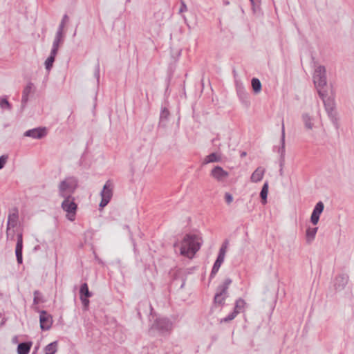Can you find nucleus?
Masks as SVG:
<instances>
[{
  "instance_id": "1",
  "label": "nucleus",
  "mask_w": 354,
  "mask_h": 354,
  "mask_svg": "<svg viewBox=\"0 0 354 354\" xmlns=\"http://www.w3.org/2000/svg\"><path fill=\"white\" fill-rule=\"evenodd\" d=\"M201 238L195 234H186L181 243L180 253L181 255L192 259L200 249Z\"/></svg>"
},
{
  "instance_id": "2",
  "label": "nucleus",
  "mask_w": 354,
  "mask_h": 354,
  "mask_svg": "<svg viewBox=\"0 0 354 354\" xmlns=\"http://www.w3.org/2000/svg\"><path fill=\"white\" fill-rule=\"evenodd\" d=\"M77 187V178L75 176H67L57 185L58 196L61 198L74 197L73 195Z\"/></svg>"
},
{
  "instance_id": "3",
  "label": "nucleus",
  "mask_w": 354,
  "mask_h": 354,
  "mask_svg": "<svg viewBox=\"0 0 354 354\" xmlns=\"http://www.w3.org/2000/svg\"><path fill=\"white\" fill-rule=\"evenodd\" d=\"M302 121L307 131H313L319 127L321 116L319 112H306L302 115Z\"/></svg>"
},
{
  "instance_id": "4",
  "label": "nucleus",
  "mask_w": 354,
  "mask_h": 354,
  "mask_svg": "<svg viewBox=\"0 0 354 354\" xmlns=\"http://www.w3.org/2000/svg\"><path fill=\"white\" fill-rule=\"evenodd\" d=\"M313 82L319 93L320 90H326V71L324 66H317L313 74Z\"/></svg>"
},
{
  "instance_id": "5",
  "label": "nucleus",
  "mask_w": 354,
  "mask_h": 354,
  "mask_svg": "<svg viewBox=\"0 0 354 354\" xmlns=\"http://www.w3.org/2000/svg\"><path fill=\"white\" fill-rule=\"evenodd\" d=\"M63 201L61 203L62 209L66 213V218L73 221L75 219V215L77 209V205L75 202V197L62 198Z\"/></svg>"
},
{
  "instance_id": "6",
  "label": "nucleus",
  "mask_w": 354,
  "mask_h": 354,
  "mask_svg": "<svg viewBox=\"0 0 354 354\" xmlns=\"http://www.w3.org/2000/svg\"><path fill=\"white\" fill-rule=\"evenodd\" d=\"M231 283L232 280L227 278L224 281L223 284L218 286L214 299L215 305L223 306L224 304L225 299L227 297V289Z\"/></svg>"
},
{
  "instance_id": "7",
  "label": "nucleus",
  "mask_w": 354,
  "mask_h": 354,
  "mask_svg": "<svg viewBox=\"0 0 354 354\" xmlns=\"http://www.w3.org/2000/svg\"><path fill=\"white\" fill-rule=\"evenodd\" d=\"M113 183L110 180H107L104 184L102 190L100 192V196L102 198L100 203V207H104L111 201L113 196Z\"/></svg>"
},
{
  "instance_id": "8",
  "label": "nucleus",
  "mask_w": 354,
  "mask_h": 354,
  "mask_svg": "<svg viewBox=\"0 0 354 354\" xmlns=\"http://www.w3.org/2000/svg\"><path fill=\"white\" fill-rule=\"evenodd\" d=\"M172 324L167 318H158L151 326V329H155L164 333L171 330Z\"/></svg>"
},
{
  "instance_id": "9",
  "label": "nucleus",
  "mask_w": 354,
  "mask_h": 354,
  "mask_svg": "<svg viewBox=\"0 0 354 354\" xmlns=\"http://www.w3.org/2000/svg\"><path fill=\"white\" fill-rule=\"evenodd\" d=\"M318 94L323 101L326 111H334L335 108L334 97L328 95L326 90H320Z\"/></svg>"
},
{
  "instance_id": "10",
  "label": "nucleus",
  "mask_w": 354,
  "mask_h": 354,
  "mask_svg": "<svg viewBox=\"0 0 354 354\" xmlns=\"http://www.w3.org/2000/svg\"><path fill=\"white\" fill-rule=\"evenodd\" d=\"M179 115L176 113L172 115L170 112H161L160 116V124L163 127H167L169 124H174L175 122L177 123L179 120Z\"/></svg>"
},
{
  "instance_id": "11",
  "label": "nucleus",
  "mask_w": 354,
  "mask_h": 354,
  "mask_svg": "<svg viewBox=\"0 0 354 354\" xmlns=\"http://www.w3.org/2000/svg\"><path fill=\"white\" fill-rule=\"evenodd\" d=\"M40 327L43 330H48L51 328L53 317L45 310H41L39 315Z\"/></svg>"
},
{
  "instance_id": "12",
  "label": "nucleus",
  "mask_w": 354,
  "mask_h": 354,
  "mask_svg": "<svg viewBox=\"0 0 354 354\" xmlns=\"http://www.w3.org/2000/svg\"><path fill=\"white\" fill-rule=\"evenodd\" d=\"M211 176L218 182H223L229 176V173L221 167L216 166L211 171Z\"/></svg>"
},
{
  "instance_id": "13",
  "label": "nucleus",
  "mask_w": 354,
  "mask_h": 354,
  "mask_svg": "<svg viewBox=\"0 0 354 354\" xmlns=\"http://www.w3.org/2000/svg\"><path fill=\"white\" fill-rule=\"evenodd\" d=\"M46 135V131L45 128H35L26 131L24 133V136L27 137H31L35 139H41Z\"/></svg>"
},
{
  "instance_id": "14",
  "label": "nucleus",
  "mask_w": 354,
  "mask_h": 354,
  "mask_svg": "<svg viewBox=\"0 0 354 354\" xmlns=\"http://www.w3.org/2000/svg\"><path fill=\"white\" fill-rule=\"evenodd\" d=\"M324 208V205L322 201L316 204L310 217V221L313 225H316L319 222V216L322 213Z\"/></svg>"
},
{
  "instance_id": "15",
  "label": "nucleus",
  "mask_w": 354,
  "mask_h": 354,
  "mask_svg": "<svg viewBox=\"0 0 354 354\" xmlns=\"http://www.w3.org/2000/svg\"><path fill=\"white\" fill-rule=\"evenodd\" d=\"M17 245L15 248V254L18 263H22V249H23V234L21 232L17 234Z\"/></svg>"
},
{
  "instance_id": "16",
  "label": "nucleus",
  "mask_w": 354,
  "mask_h": 354,
  "mask_svg": "<svg viewBox=\"0 0 354 354\" xmlns=\"http://www.w3.org/2000/svg\"><path fill=\"white\" fill-rule=\"evenodd\" d=\"M285 127L283 121L282 122L281 127V147L278 149V153L280 155V165H282L284 162L285 154H286V149H285Z\"/></svg>"
},
{
  "instance_id": "17",
  "label": "nucleus",
  "mask_w": 354,
  "mask_h": 354,
  "mask_svg": "<svg viewBox=\"0 0 354 354\" xmlns=\"http://www.w3.org/2000/svg\"><path fill=\"white\" fill-rule=\"evenodd\" d=\"M19 215L18 210L17 209H13L10 211L8 222H7V227L14 229L18 225Z\"/></svg>"
},
{
  "instance_id": "18",
  "label": "nucleus",
  "mask_w": 354,
  "mask_h": 354,
  "mask_svg": "<svg viewBox=\"0 0 354 354\" xmlns=\"http://www.w3.org/2000/svg\"><path fill=\"white\" fill-rule=\"evenodd\" d=\"M35 88L32 82H28L24 87L22 92L21 105L26 104L28 100L29 95L34 93Z\"/></svg>"
},
{
  "instance_id": "19",
  "label": "nucleus",
  "mask_w": 354,
  "mask_h": 354,
  "mask_svg": "<svg viewBox=\"0 0 354 354\" xmlns=\"http://www.w3.org/2000/svg\"><path fill=\"white\" fill-rule=\"evenodd\" d=\"M348 283V277L346 274H340L335 279L334 287L336 290L344 289Z\"/></svg>"
},
{
  "instance_id": "20",
  "label": "nucleus",
  "mask_w": 354,
  "mask_h": 354,
  "mask_svg": "<svg viewBox=\"0 0 354 354\" xmlns=\"http://www.w3.org/2000/svg\"><path fill=\"white\" fill-rule=\"evenodd\" d=\"M64 33H61L60 32H57L51 51H53V54H57L58 52V48L59 44L63 41Z\"/></svg>"
},
{
  "instance_id": "21",
  "label": "nucleus",
  "mask_w": 354,
  "mask_h": 354,
  "mask_svg": "<svg viewBox=\"0 0 354 354\" xmlns=\"http://www.w3.org/2000/svg\"><path fill=\"white\" fill-rule=\"evenodd\" d=\"M265 169L261 167L256 169L251 176V181L254 183L259 182L263 177Z\"/></svg>"
},
{
  "instance_id": "22",
  "label": "nucleus",
  "mask_w": 354,
  "mask_h": 354,
  "mask_svg": "<svg viewBox=\"0 0 354 354\" xmlns=\"http://www.w3.org/2000/svg\"><path fill=\"white\" fill-rule=\"evenodd\" d=\"M221 160V156L217 153H212L207 156L204 159V164H208L211 162H218Z\"/></svg>"
},
{
  "instance_id": "23",
  "label": "nucleus",
  "mask_w": 354,
  "mask_h": 354,
  "mask_svg": "<svg viewBox=\"0 0 354 354\" xmlns=\"http://www.w3.org/2000/svg\"><path fill=\"white\" fill-rule=\"evenodd\" d=\"M31 347V343L23 342L19 344L17 346L18 354H28Z\"/></svg>"
},
{
  "instance_id": "24",
  "label": "nucleus",
  "mask_w": 354,
  "mask_h": 354,
  "mask_svg": "<svg viewBox=\"0 0 354 354\" xmlns=\"http://www.w3.org/2000/svg\"><path fill=\"white\" fill-rule=\"evenodd\" d=\"M317 232V227H309L306 230V241L308 243H310L315 237Z\"/></svg>"
},
{
  "instance_id": "25",
  "label": "nucleus",
  "mask_w": 354,
  "mask_h": 354,
  "mask_svg": "<svg viewBox=\"0 0 354 354\" xmlns=\"http://www.w3.org/2000/svg\"><path fill=\"white\" fill-rule=\"evenodd\" d=\"M246 305V303L245 301L241 299V298H239V299H237L236 301V303H235V307H234V311L239 314L241 312H242L245 308Z\"/></svg>"
},
{
  "instance_id": "26",
  "label": "nucleus",
  "mask_w": 354,
  "mask_h": 354,
  "mask_svg": "<svg viewBox=\"0 0 354 354\" xmlns=\"http://www.w3.org/2000/svg\"><path fill=\"white\" fill-rule=\"evenodd\" d=\"M57 342H53L45 347V354H55L57 351Z\"/></svg>"
},
{
  "instance_id": "27",
  "label": "nucleus",
  "mask_w": 354,
  "mask_h": 354,
  "mask_svg": "<svg viewBox=\"0 0 354 354\" xmlns=\"http://www.w3.org/2000/svg\"><path fill=\"white\" fill-rule=\"evenodd\" d=\"M252 87L254 93H258L261 90V83L257 78H252L251 81Z\"/></svg>"
},
{
  "instance_id": "28",
  "label": "nucleus",
  "mask_w": 354,
  "mask_h": 354,
  "mask_svg": "<svg viewBox=\"0 0 354 354\" xmlns=\"http://www.w3.org/2000/svg\"><path fill=\"white\" fill-rule=\"evenodd\" d=\"M268 192V182L265 183L261 189L260 196L262 199V203L265 204L267 202V196Z\"/></svg>"
},
{
  "instance_id": "29",
  "label": "nucleus",
  "mask_w": 354,
  "mask_h": 354,
  "mask_svg": "<svg viewBox=\"0 0 354 354\" xmlns=\"http://www.w3.org/2000/svg\"><path fill=\"white\" fill-rule=\"evenodd\" d=\"M57 54H53V51L50 52V56L46 59L45 62V67L47 71H50L53 66L55 58Z\"/></svg>"
},
{
  "instance_id": "30",
  "label": "nucleus",
  "mask_w": 354,
  "mask_h": 354,
  "mask_svg": "<svg viewBox=\"0 0 354 354\" xmlns=\"http://www.w3.org/2000/svg\"><path fill=\"white\" fill-rule=\"evenodd\" d=\"M80 294V297H90L91 296L87 283H84L81 286Z\"/></svg>"
},
{
  "instance_id": "31",
  "label": "nucleus",
  "mask_w": 354,
  "mask_h": 354,
  "mask_svg": "<svg viewBox=\"0 0 354 354\" xmlns=\"http://www.w3.org/2000/svg\"><path fill=\"white\" fill-rule=\"evenodd\" d=\"M0 108L1 109H10L11 106L6 97H0Z\"/></svg>"
},
{
  "instance_id": "32",
  "label": "nucleus",
  "mask_w": 354,
  "mask_h": 354,
  "mask_svg": "<svg viewBox=\"0 0 354 354\" xmlns=\"http://www.w3.org/2000/svg\"><path fill=\"white\" fill-rule=\"evenodd\" d=\"M68 15H64L62 19L61 23L59 25L57 32H60L61 33H63L64 26H65L66 23L68 21Z\"/></svg>"
},
{
  "instance_id": "33",
  "label": "nucleus",
  "mask_w": 354,
  "mask_h": 354,
  "mask_svg": "<svg viewBox=\"0 0 354 354\" xmlns=\"http://www.w3.org/2000/svg\"><path fill=\"white\" fill-rule=\"evenodd\" d=\"M328 118L331 120L332 122L337 127V112H327Z\"/></svg>"
},
{
  "instance_id": "34",
  "label": "nucleus",
  "mask_w": 354,
  "mask_h": 354,
  "mask_svg": "<svg viewBox=\"0 0 354 354\" xmlns=\"http://www.w3.org/2000/svg\"><path fill=\"white\" fill-rule=\"evenodd\" d=\"M41 301H42L41 294L38 290H35L34 292V299H33L34 304H38Z\"/></svg>"
},
{
  "instance_id": "35",
  "label": "nucleus",
  "mask_w": 354,
  "mask_h": 354,
  "mask_svg": "<svg viewBox=\"0 0 354 354\" xmlns=\"http://www.w3.org/2000/svg\"><path fill=\"white\" fill-rule=\"evenodd\" d=\"M15 234V228L14 229L8 228V227L6 228V238L8 240V239H10L11 241L14 240Z\"/></svg>"
},
{
  "instance_id": "36",
  "label": "nucleus",
  "mask_w": 354,
  "mask_h": 354,
  "mask_svg": "<svg viewBox=\"0 0 354 354\" xmlns=\"http://www.w3.org/2000/svg\"><path fill=\"white\" fill-rule=\"evenodd\" d=\"M238 314L234 310L228 316L221 319V322H228L234 319Z\"/></svg>"
},
{
  "instance_id": "37",
  "label": "nucleus",
  "mask_w": 354,
  "mask_h": 354,
  "mask_svg": "<svg viewBox=\"0 0 354 354\" xmlns=\"http://www.w3.org/2000/svg\"><path fill=\"white\" fill-rule=\"evenodd\" d=\"M221 266V265L220 263H218L216 261H215V263H214V264L213 266L212 272H211V274H210L211 277H213L216 274V272L218 271Z\"/></svg>"
},
{
  "instance_id": "38",
  "label": "nucleus",
  "mask_w": 354,
  "mask_h": 354,
  "mask_svg": "<svg viewBox=\"0 0 354 354\" xmlns=\"http://www.w3.org/2000/svg\"><path fill=\"white\" fill-rule=\"evenodd\" d=\"M8 159V156L6 154L0 156V169H1Z\"/></svg>"
},
{
  "instance_id": "39",
  "label": "nucleus",
  "mask_w": 354,
  "mask_h": 354,
  "mask_svg": "<svg viewBox=\"0 0 354 354\" xmlns=\"http://www.w3.org/2000/svg\"><path fill=\"white\" fill-rule=\"evenodd\" d=\"M88 297H80V299L82 301V303L84 306V308L85 310H86L88 307V305H89V300L88 299Z\"/></svg>"
},
{
  "instance_id": "40",
  "label": "nucleus",
  "mask_w": 354,
  "mask_h": 354,
  "mask_svg": "<svg viewBox=\"0 0 354 354\" xmlns=\"http://www.w3.org/2000/svg\"><path fill=\"white\" fill-rule=\"evenodd\" d=\"M225 201L227 204H230L233 201V197H232V195L230 193H225Z\"/></svg>"
},
{
  "instance_id": "41",
  "label": "nucleus",
  "mask_w": 354,
  "mask_h": 354,
  "mask_svg": "<svg viewBox=\"0 0 354 354\" xmlns=\"http://www.w3.org/2000/svg\"><path fill=\"white\" fill-rule=\"evenodd\" d=\"M226 249H227V243H225V244H223L221 246V248L219 250L218 254L222 255V256H225Z\"/></svg>"
},
{
  "instance_id": "42",
  "label": "nucleus",
  "mask_w": 354,
  "mask_h": 354,
  "mask_svg": "<svg viewBox=\"0 0 354 354\" xmlns=\"http://www.w3.org/2000/svg\"><path fill=\"white\" fill-rule=\"evenodd\" d=\"M187 10V7L185 3L183 1H181V5H180V8L179 9V12L180 13L184 12H186Z\"/></svg>"
},
{
  "instance_id": "43",
  "label": "nucleus",
  "mask_w": 354,
  "mask_h": 354,
  "mask_svg": "<svg viewBox=\"0 0 354 354\" xmlns=\"http://www.w3.org/2000/svg\"><path fill=\"white\" fill-rule=\"evenodd\" d=\"M224 259H225V256L218 254L216 261L221 265L223 263V262L224 261Z\"/></svg>"
},
{
  "instance_id": "44",
  "label": "nucleus",
  "mask_w": 354,
  "mask_h": 354,
  "mask_svg": "<svg viewBox=\"0 0 354 354\" xmlns=\"http://www.w3.org/2000/svg\"><path fill=\"white\" fill-rule=\"evenodd\" d=\"M224 259H225V256L218 254L216 261L221 265L223 263V262L224 261Z\"/></svg>"
},
{
  "instance_id": "45",
  "label": "nucleus",
  "mask_w": 354,
  "mask_h": 354,
  "mask_svg": "<svg viewBox=\"0 0 354 354\" xmlns=\"http://www.w3.org/2000/svg\"><path fill=\"white\" fill-rule=\"evenodd\" d=\"M95 75L97 77V80L99 79L100 75V64H97L96 66L95 71Z\"/></svg>"
},
{
  "instance_id": "46",
  "label": "nucleus",
  "mask_w": 354,
  "mask_h": 354,
  "mask_svg": "<svg viewBox=\"0 0 354 354\" xmlns=\"http://www.w3.org/2000/svg\"><path fill=\"white\" fill-rule=\"evenodd\" d=\"M253 6L257 5L258 2L256 0H250Z\"/></svg>"
},
{
  "instance_id": "47",
  "label": "nucleus",
  "mask_w": 354,
  "mask_h": 354,
  "mask_svg": "<svg viewBox=\"0 0 354 354\" xmlns=\"http://www.w3.org/2000/svg\"><path fill=\"white\" fill-rule=\"evenodd\" d=\"M245 156H246V152H245V151L242 152L241 154V157H244Z\"/></svg>"
},
{
  "instance_id": "48",
  "label": "nucleus",
  "mask_w": 354,
  "mask_h": 354,
  "mask_svg": "<svg viewBox=\"0 0 354 354\" xmlns=\"http://www.w3.org/2000/svg\"><path fill=\"white\" fill-rule=\"evenodd\" d=\"M216 140H217V139H216V138H215V139H214V140H212V142H215Z\"/></svg>"
}]
</instances>
